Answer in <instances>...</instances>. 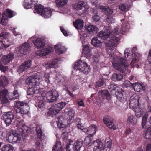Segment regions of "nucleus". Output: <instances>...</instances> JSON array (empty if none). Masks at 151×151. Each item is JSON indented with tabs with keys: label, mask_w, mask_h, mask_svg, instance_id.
<instances>
[{
	"label": "nucleus",
	"mask_w": 151,
	"mask_h": 151,
	"mask_svg": "<svg viewBox=\"0 0 151 151\" xmlns=\"http://www.w3.org/2000/svg\"><path fill=\"white\" fill-rule=\"evenodd\" d=\"M29 44L27 42H25L19 48V52L22 54L26 55L28 52L29 49Z\"/></svg>",
	"instance_id": "obj_13"
},
{
	"label": "nucleus",
	"mask_w": 151,
	"mask_h": 151,
	"mask_svg": "<svg viewBox=\"0 0 151 151\" xmlns=\"http://www.w3.org/2000/svg\"><path fill=\"white\" fill-rule=\"evenodd\" d=\"M103 120L105 124L110 129H113V130L115 129L116 127L114 125L113 122L110 121L108 118H104Z\"/></svg>",
	"instance_id": "obj_26"
},
{
	"label": "nucleus",
	"mask_w": 151,
	"mask_h": 151,
	"mask_svg": "<svg viewBox=\"0 0 151 151\" xmlns=\"http://www.w3.org/2000/svg\"><path fill=\"white\" fill-rule=\"evenodd\" d=\"M13 58V54L10 53L8 55H4L2 58L1 62L4 65H7L10 61H11Z\"/></svg>",
	"instance_id": "obj_11"
},
{
	"label": "nucleus",
	"mask_w": 151,
	"mask_h": 151,
	"mask_svg": "<svg viewBox=\"0 0 151 151\" xmlns=\"http://www.w3.org/2000/svg\"><path fill=\"white\" fill-rule=\"evenodd\" d=\"M74 114L75 112L72 109H70L67 112V115L69 116V119H72L73 118Z\"/></svg>",
	"instance_id": "obj_51"
},
{
	"label": "nucleus",
	"mask_w": 151,
	"mask_h": 151,
	"mask_svg": "<svg viewBox=\"0 0 151 151\" xmlns=\"http://www.w3.org/2000/svg\"><path fill=\"white\" fill-rule=\"evenodd\" d=\"M4 15H6L5 14L3 13L2 15V18L1 20L0 23L3 25L5 26L6 25L7 21V17L5 16Z\"/></svg>",
	"instance_id": "obj_49"
},
{
	"label": "nucleus",
	"mask_w": 151,
	"mask_h": 151,
	"mask_svg": "<svg viewBox=\"0 0 151 151\" xmlns=\"http://www.w3.org/2000/svg\"><path fill=\"white\" fill-rule=\"evenodd\" d=\"M57 126L59 128L61 129V128H64L66 127V126L63 122L59 120L57 122Z\"/></svg>",
	"instance_id": "obj_54"
},
{
	"label": "nucleus",
	"mask_w": 151,
	"mask_h": 151,
	"mask_svg": "<svg viewBox=\"0 0 151 151\" xmlns=\"http://www.w3.org/2000/svg\"><path fill=\"white\" fill-rule=\"evenodd\" d=\"M73 142L72 141H69L68 142L66 145V151H70L71 149L70 148V147H69V145H71V143Z\"/></svg>",
	"instance_id": "obj_64"
},
{
	"label": "nucleus",
	"mask_w": 151,
	"mask_h": 151,
	"mask_svg": "<svg viewBox=\"0 0 151 151\" xmlns=\"http://www.w3.org/2000/svg\"><path fill=\"white\" fill-rule=\"evenodd\" d=\"M134 83H132L129 81H125L124 83L123 86V87H129L130 86H132V85Z\"/></svg>",
	"instance_id": "obj_53"
},
{
	"label": "nucleus",
	"mask_w": 151,
	"mask_h": 151,
	"mask_svg": "<svg viewBox=\"0 0 151 151\" xmlns=\"http://www.w3.org/2000/svg\"><path fill=\"white\" fill-rule=\"evenodd\" d=\"M132 87L135 91L141 92L144 91L145 87L143 83L135 82L133 84Z\"/></svg>",
	"instance_id": "obj_10"
},
{
	"label": "nucleus",
	"mask_w": 151,
	"mask_h": 151,
	"mask_svg": "<svg viewBox=\"0 0 151 151\" xmlns=\"http://www.w3.org/2000/svg\"><path fill=\"white\" fill-rule=\"evenodd\" d=\"M93 142V144L95 146L93 151H101L103 144L101 141L98 140L94 141Z\"/></svg>",
	"instance_id": "obj_21"
},
{
	"label": "nucleus",
	"mask_w": 151,
	"mask_h": 151,
	"mask_svg": "<svg viewBox=\"0 0 151 151\" xmlns=\"http://www.w3.org/2000/svg\"><path fill=\"white\" fill-rule=\"evenodd\" d=\"M111 141L110 140H109V141H107L106 144L105 146L107 148L109 149V151L111 147Z\"/></svg>",
	"instance_id": "obj_58"
},
{
	"label": "nucleus",
	"mask_w": 151,
	"mask_h": 151,
	"mask_svg": "<svg viewBox=\"0 0 151 151\" xmlns=\"http://www.w3.org/2000/svg\"><path fill=\"white\" fill-rule=\"evenodd\" d=\"M74 69L83 72L86 75H87L90 71V66L83 60H77L74 64Z\"/></svg>",
	"instance_id": "obj_3"
},
{
	"label": "nucleus",
	"mask_w": 151,
	"mask_h": 151,
	"mask_svg": "<svg viewBox=\"0 0 151 151\" xmlns=\"http://www.w3.org/2000/svg\"><path fill=\"white\" fill-rule=\"evenodd\" d=\"M99 94H110L107 90H101L99 91Z\"/></svg>",
	"instance_id": "obj_59"
},
{
	"label": "nucleus",
	"mask_w": 151,
	"mask_h": 151,
	"mask_svg": "<svg viewBox=\"0 0 151 151\" xmlns=\"http://www.w3.org/2000/svg\"><path fill=\"white\" fill-rule=\"evenodd\" d=\"M25 82L26 84L29 85V86L35 85L37 84L35 79L32 76L28 77L27 78Z\"/></svg>",
	"instance_id": "obj_28"
},
{
	"label": "nucleus",
	"mask_w": 151,
	"mask_h": 151,
	"mask_svg": "<svg viewBox=\"0 0 151 151\" xmlns=\"http://www.w3.org/2000/svg\"><path fill=\"white\" fill-rule=\"evenodd\" d=\"M58 61L57 58L53 59L52 61L48 63L49 67L50 68H54L56 67Z\"/></svg>",
	"instance_id": "obj_45"
},
{
	"label": "nucleus",
	"mask_w": 151,
	"mask_h": 151,
	"mask_svg": "<svg viewBox=\"0 0 151 151\" xmlns=\"http://www.w3.org/2000/svg\"><path fill=\"white\" fill-rule=\"evenodd\" d=\"M3 37L2 35V33L0 35V48H4V45L3 42Z\"/></svg>",
	"instance_id": "obj_62"
},
{
	"label": "nucleus",
	"mask_w": 151,
	"mask_h": 151,
	"mask_svg": "<svg viewBox=\"0 0 151 151\" xmlns=\"http://www.w3.org/2000/svg\"><path fill=\"white\" fill-rule=\"evenodd\" d=\"M100 9L107 15H111L113 13V9L107 6H100Z\"/></svg>",
	"instance_id": "obj_20"
},
{
	"label": "nucleus",
	"mask_w": 151,
	"mask_h": 151,
	"mask_svg": "<svg viewBox=\"0 0 151 151\" xmlns=\"http://www.w3.org/2000/svg\"><path fill=\"white\" fill-rule=\"evenodd\" d=\"M106 80L103 77L101 76L99 79L96 83L95 87L96 88H98L103 86L105 84V81Z\"/></svg>",
	"instance_id": "obj_31"
},
{
	"label": "nucleus",
	"mask_w": 151,
	"mask_h": 151,
	"mask_svg": "<svg viewBox=\"0 0 151 151\" xmlns=\"http://www.w3.org/2000/svg\"><path fill=\"white\" fill-rule=\"evenodd\" d=\"M4 13L6 15H4L5 16L8 17L10 18H12L14 16V11L9 9H6V12Z\"/></svg>",
	"instance_id": "obj_47"
},
{
	"label": "nucleus",
	"mask_w": 151,
	"mask_h": 151,
	"mask_svg": "<svg viewBox=\"0 0 151 151\" xmlns=\"http://www.w3.org/2000/svg\"><path fill=\"white\" fill-rule=\"evenodd\" d=\"M130 5L124 3H121L119 6V9L123 12H127L130 8Z\"/></svg>",
	"instance_id": "obj_35"
},
{
	"label": "nucleus",
	"mask_w": 151,
	"mask_h": 151,
	"mask_svg": "<svg viewBox=\"0 0 151 151\" xmlns=\"http://www.w3.org/2000/svg\"><path fill=\"white\" fill-rule=\"evenodd\" d=\"M82 147L79 146L76 143H74L73 145V150L74 151H80Z\"/></svg>",
	"instance_id": "obj_57"
},
{
	"label": "nucleus",
	"mask_w": 151,
	"mask_h": 151,
	"mask_svg": "<svg viewBox=\"0 0 151 151\" xmlns=\"http://www.w3.org/2000/svg\"><path fill=\"white\" fill-rule=\"evenodd\" d=\"M129 28V24L128 22L123 23L121 27V30L123 32H127Z\"/></svg>",
	"instance_id": "obj_44"
},
{
	"label": "nucleus",
	"mask_w": 151,
	"mask_h": 151,
	"mask_svg": "<svg viewBox=\"0 0 151 151\" xmlns=\"http://www.w3.org/2000/svg\"><path fill=\"white\" fill-rule=\"evenodd\" d=\"M147 116L144 115L142 118V126L143 129H145L146 128V124L147 122Z\"/></svg>",
	"instance_id": "obj_46"
},
{
	"label": "nucleus",
	"mask_w": 151,
	"mask_h": 151,
	"mask_svg": "<svg viewBox=\"0 0 151 151\" xmlns=\"http://www.w3.org/2000/svg\"><path fill=\"white\" fill-rule=\"evenodd\" d=\"M36 97L37 99V100H40V101L35 106L36 107H38L40 109L43 108L44 107V101H43L42 100L43 99V98L45 97V96H42V95H41V96H37Z\"/></svg>",
	"instance_id": "obj_32"
},
{
	"label": "nucleus",
	"mask_w": 151,
	"mask_h": 151,
	"mask_svg": "<svg viewBox=\"0 0 151 151\" xmlns=\"http://www.w3.org/2000/svg\"><path fill=\"white\" fill-rule=\"evenodd\" d=\"M18 134L15 131H11L9 134L7 140L10 143L15 142L20 140L21 138L18 136Z\"/></svg>",
	"instance_id": "obj_8"
},
{
	"label": "nucleus",
	"mask_w": 151,
	"mask_h": 151,
	"mask_svg": "<svg viewBox=\"0 0 151 151\" xmlns=\"http://www.w3.org/2000/svg\"><path fill=\"white\" fill-rule=\"evenodd\" d=\"M137 120L133 116H130L128 117L127 121V124L129 125H135L136 124Z\"/></svg>",
	"instance_id": "obj_30"
},
{
	"label": "nucleus",
	"mask_w": 151,
	"mask_h": 151,
	"mask_svg": "<svg viewBox=\"0 0 151 151\" xmlns=\"http://www.w3.org/2000/svg\"><path fill=\"white\" fill-rule=\"evenodd\" d=\"M17 104L14 108V110L16 113L22 114H26L29 111V107L28 104L24 101H16Z\"/></svg>",
	"instance_id": "obj_4"
},
{
	"label": "nucleus",
	"mask_w": 151,
	"mask_h": 151,
	"mask_svg": "<svg viewBox=\"0 0 151 151\" xmlns=\"http://www.w3.org/2000/svg\"><path fill=\"white\" fill-rule=\"evenodd\" d=\"M32 0H24L23 6L26 9H31L34 7L35 10L39 14L45 18H48L50 17L52 11L50 8H44L41 5H38L37 3H33Z\"/></svg>",
	"instance_id": "obj_2"
},
{
	"label": "nucleus",
	"mask_w": 151,
	"mask_h": 151,
	"mask_svg": "<svg viewBox=\"0 0 151 151\" xmlns=\"http://www.w3.org/2000/svg\"><path fill=\"white\" fill-rule=\"evenodd\" d=\"M29 88L27 91V94H34L35 91H37L40 88L39 86L37 85L29 86Z\"/></svg>",
	"instance_id": "obj_24"
},
{
	"label": "nucleus",
	"mask_w": 151,
	"mask_h": 151,
	"mask_svg": "<svg viewBox=\"0 0 151 151\" xmlns=\"http://www.w3.org/2000/svg\"><path fill=\"white\" fill-rule=\"evenodd\" d=\"M8 69V67L7 66H4L2 64L0 63V70L4 72L6 71Z\"/></svg>",
	"instance_id": "obj_55"
},
{
	"label": "nucleus",
	"mask_w": 151,
	"mask_h": 151,
	"mask_svg": "<svg viewBox=\"0 0 151 151\" xmlns=\"http://www.w3.org/2000/svg\"><path fill=\"white\" fill-rule=\"evenodd\" d=\"M82 53L83 54L85 55V56L86 58H91V54L88 46L87 45H83Z\"/></svg>",
	"instance_id": "obj_19"
},
{
	"label": "nucleus",
	"mask_w": 151,
	"mask_h": 151,
	"mask_svg": "<svg viewBox=\"0 0 151 151\" xmlns=\"http://www.w3.org/2000/svg\"><path fill=\"white\" fill-rule=\"evenodd\" d=\"M67 104L65 102H62L55 104L54 105L55 107L57 108V111L59 112Z\"/></svg>",
	"instance_id": "obj_38"
},
{
	"label": "nucleus",
	"mask_w": 151,
	"mask_h": 151,
	"mask_svg": "<svg viewBox=\"0 0 151 151\" xmlns=\"http://www.w3.org/2000/svg\"><path fill=\"white\" fill-rule=\"evenodd\" d=\"M28 129L27 126L24 125L19 129V133L22 136L21 139L24 141H25L27 138V131Z\"/></svg>",
	"instance_id": "obj_9"
},
{
	"label": "nucleus",
	"mask_w": 151,
	"mask_h": 151,
	"mask_svg": "<svg viewBox=\"0 0 151 151\" xmlns=\"http://www.w3.org/2000/svg\"><path fill=\"white\" fill-rule=\"evenodd\" d=\"M137 48L136 47H134L132 50L129 49H126L125 50L124 52V56L126 58H128L129 59H132V61H136V52Z\"/></svg>",
	"instance_id": "obj_5"
},
{
	"label": "nucleus",
	"mask_w": 151,
	"mask_h": 151,
	"mask_svg": "<svg viewBox=\"0 0 151 151\" xmlns=\"http://www.w3.org/2000/svg\"><path fill=\"white\" fill-rule=\"evenodd\" d=\"M11 95H9V98L10 100H15L16 99H18L19 96V95H12V96H10Z\"/></svg>",
	"instance_id": "obj_60"
},
{
	"label": "nucleus",
	"mask_w": 151,
	"mask_h": 151,
	"mask_svg": "<svg viewBox=\"0 0 151 151\" xmlns=\"http://www.w3.org/2000/svg\"><path fill=\"white\" fill-rule=\"evenodd\" d=\"M93 19L95 22H97L100 19V17L97 13L93 12L92 16Z\"/></svg>",
	"instance_id": "obj_52"
},
{
	"label": "nucleus",
	"mask_w": 151,
	"mask_h": 151,
	"mask_svg": "<svg viewBox=\"0 0 151 151\" xmlns=\"http://www.w3.org/2000/svg\"><path fill=\"white\" fill-rule=\"evenodd\" d=\"M76 144L79 145L80 147H83V144H84V141L81 139H79L75 143Z\"/></svg>",
	"instance_id": "obj_56"
},
{
	"label": "nucleus",
	"mask_w": 151,
	"mask_h": 151,
	"mask_svg": "<svg viewBox=\"0 0 151 151\" xmlns=\"http://www.w3.org/2000/svg\"><path fill=\"white\" fill-rule=\"evenodd\" d=\"M58 95H47L46 99L47 101L50 103L56 101L58 98Z\"/></svg>",
	"instance_id": "obj_34"
},
{
	"label": "nucleus",
	"mask_w": 151,
	"mask_h": 151,
	"mask_svg": "<svg viewBox=\"0 0 151 151\" xmlns=\"http://www.w3.org/2000/svg\"><path fill=\"white\" fill-rule=\"evenodd\" d=\"M106 32L107 33L100 31L98 33V36L104 40H107L105 42V50L109 55L108 57H110L111 59H112L113 65L115 70L122 73H127L128 68V63L125 59L118 57L117 62L114 63L115 58L113 54V50L119 43L118 42L120 39L119 35L117 32H114L110 38L111 32L110 31L109 29H107Z\"/></svg>",
	"instance_id": "obj_1"
},
{
	"label": "nucleus",
	"mask_w": 151,
	"mask_h": 151,
	"mask_svg": "<svg viewBox=\"0 0 151 151\" xmlns=\"http://www.w3.org/2000/svg\"><path fill=\"white\" fill-rule=\"evenodd\" d=\"M117 99L121 102H124L127 99L126 95H116Z\"/></svg>",
	"instance_id": "obj_48"
},
{
	"label": "nucleus",
	"mask_w": 151,
	"mask_h": 151,
	"mask_svg": "<svg viewBox=\"0 0 151 151\" xmlns=\"http://www.w3.org/2000/svg\"><path fill=\"white\" fill-rule=\"evenodd\" d=\"M60 146V143L58 142L56 143L53 147L52 151H55V150L58 147V148L57 150V151H63L65 147H63L62 146Z\"/></svg>",
	"instance_id": "obj_42"
},
{
	"label": "nucleus",
	"mask_w": 151,
	"mask_h": 151,
	"mask_svg": "<svg viewBox=\"0 0 151 151\" xmlns=\"http://www.w3.org/2000/svg\"><path fill=\"white\" fill-rule=\"evenodd\" d=\"M59 112V111H57V108L54 106L49 109L48 111L46 114L45 116L47 118L50 117H53Z\"/></svg>",
	"instance_id": "obj_16"
},
{
	"label": "nucleus",
	"mask_w": 151,
	"mask_h": 151,
	"mask_svg": "<svg viewBox=\"0 0 151 151\" xmlns=\"http://www.w3.org/2000/svg\"><path fill=\"white\" fill-rule=\"evenodd\" d=\"M56 52L58 54H61L66 50L65 48L60 44H58L54 46Z\"/></svg>",
	"instance_id": "obj_22"
},
{
	"label": "nucleus",
	"mask_w": 151,
	"mask_h": 151,
	"mask_svg": "<svg viewBox=\"0 0 151 151\" xmlns=\"http://www.w3.org/2000/svg\"><path fill=\"white\" fill-rule=\"evenodd\" d=\"M1 33L3 37L2 40L4 44V47L6 48L10 46L11 42L7 38V35L4 34V33Z\"/></svg>",
	"instance_id": "obj_27"
},
{
	"label": "nucleus",
	"mask_w": 151,
	"mask_h": 151,
	"mask_svg": "<svg viewBox=\"0 0 151 151\" xmlns=\"http://www.w3.org/2000/svg\"><path fill=\"white\" fill-rule=\"evenodd\" d=\"M93 62L95 63H97L99 62V59L97 56H93L92 58Z\"/></svg>",
	"instance_id": "obj_63"
},
{
	"label": "nucleus",
	"mask_w": 151,
	"mask_h": 151,
	"mask_svg": "<svg viewBox=\"0 0 151 151\" xmlns=\"http://www.w3.org/2000/svg\"><path fill=\"white\" fill-rule=\"evenodd\" d=\"M85 6V3L83 1L79 2L73 5V7L77 10H81L82 9V7H84Z\"/></svg>",
	"instance_id": "obj_33"
},
{
	"label": "nucleus",
	"mask_w": 151,
	"mask_h": 151,
	"mask_svg": "<svg viewBox=\"0 0 151 151\" xmlns=\"http://www.w3.org/2000/svg\"><path fill=\"white\" fill-rule=\"evenodd\" d=\"M36 131L37 135L39 138L42 140H44L45 139L46 137L44 134H43V132L40 126H37L36 127Z\"/></svg>",
	"instance_id": "obj_25"
},
{
	"label": "nucleus",
	"mask_w": 151,
	"mask_h": 151,
	"mask_svg": "<svg viewBox=\"0 0 151 151\" xmlns=\"http://www.w3.org/2000/svg\"><path fill=\"white\" fill-rule=\"evenodd\" d=\"M2 118L6 126H9L11 124L14 119V115L12 112H9L3 115Z\"/></svg>",
	"instance_id": "obj_7"
},
{
	"label": "nucleus",
	"mask_w": 151,
	"mask_h": 151,
	"mask_svg": "<svg viewBox=\"0 0 151 151\" xmlns=\"http://www.w3.org/2000/svg\"><path fill=\"white\" fill-rule=\"evenodd\" d=\"M53 50L52 48H47L38 51L37 52V54L38 56H44L51 52Z\"/></svg>",
	"instance_id": "obj_15"
},
{
	"label": "nucleus",
	"mask_w": 151,
	"mask_h": 151,
	"mask_svg": "<svg viewBox=\"0 0 151 151\" xmlns=\"http://www.w3.org/2000/svg\"><path fill=\"white\" fill-rule=\"evenodd\" d=\"M85 27L86 29L90 32H94L96 31L97 29V27L93 25H85Z\"/></svg>",
	"instance_id": "obj_39"
},
{
	"label": "nucleus",
	"mask_w": 151,
	"mask_h": 151,
	"mask_svg": "<svg viewBox=\"0 0 151 151\" xmlns=\"http://www.w3.org/2000/svg\"><path fill=\"white\" fill-rule=\"evenodd\" d=\"M135 115L137 118H139L142 116L143 114L142 112L141 111L137 112L136 111H135Z\"/></svg>",
	"instance_id": "obj_61"
},
{
	"label": "nucleus",
	"mask_w": 151,
	"mask_h": 151,
	"mask_svg": "<svg viewBox=\"0 0 151 151\" xmlns=\"http://www.w3.org/2000/svg\"><path fill=\"white\" fill-rule=\"evenodd\" d=\"M93 137L91 135H89L86 137L84 140V144L86 145H88L90 144L92 140Z\"/></svg>",
	"instance_id": "obj_43"
},
{
	"label": "nucleus",
	"mask_w": 151,
	"mask_h": 151,
	"mask_svg": "<svg viewBox=\"0 0 151 151\" xmlns=\"http://www.w3.org/2000/svg\"><path fill=\"white\" fill-rule=\"evenodd\" d=\"M33 42L35 47L37 49L43 48L45 45V43L40 38H37L33 40Z\"/></svg>",
	"instance_id": "obj_14"
},
{
	"label": "nucleus",
	"mask_w": 151,
	"mask_h": 151,
	"mask_svg": "<svg viewBox=\"0 0 151 151\" xmlns=\"http://www.w3.org/2000/svg\"><path fill=\"white\" fill-rule=\"evenodd\" d=\"M13 147L11 145L6 144L2 147L1 151H13Z\"/></svg>",
	"instance_id": "obj_41"
},
{
	"label": "nucleus",
	"mask_w": 151,
	"mask_h": 151,
	"mask_svg": "<svg viewBox=\"0 0 151 151\" xmlns=\"http://www.w3.org/2000/svg\"><path fill=\"white\" fill-rule=\"evenodd\" d=\"M9 83L7 78L5 76H1L0 77V89L4 88Z\"/></svg>",
	"instance_id": "obj_18"
},
{
	"label": "nucleus",
	"mask_w": 151,
	"mask_h": 151,
	"mask_svg": "<svg viewBox=\"0 0 151 151\" xmlns=\"http://www.w3.org/2000/svg\"><path fill=\"white\" fill-rule=\"evenodd\" d=\"M96 126L95 125H93L91 127L89 128V132H90V133H91V135H94L96 132Z\"/></svg>",
	"instance_id": "obj_50"
},
{
	"label": "nucleus",
	"mask_w": 151,
	"mask_h": 151,
	"mask_svg": "<svg viewBox=\"0 0 151 151\" xmlns=\"http://www.w3.org/2000/svg\"><path fill=\"white\" fill-rule=\"evenodd\" d=\"M31 60H30L25 61L18 68V71L19 72H22L26 69L29 68L31 66Z\"/></svg>",
	"instance_id": "obj_12"
},
{
	"label": "nucleus",
	"mask_w": 151,
	"mask_h": 151,
	"mask_svg": "<svg viewBox=\"0 0 151 151\" xmlns=\"http://www.w3.org/2000/svg\"><path fill=\"white\" fill-rule=\"evenodd\" d=\"M114 84H111L108 86V88L110 91H114L115 92V94L116 93L123 94L124 91L122 89L119 87L114 88Z\"/></svg>",
	"instance_id": "obj_17"
},
{
	"label": "nucleus",
	"mask_w": 151,
	"mask_h": 151,
	"mask_svg": "<svg viewBox=\"0 0 151 151\" xmlns=\"http://www.w3.org/2000/svg\"><path fill=\"white\" fill-rule=\"evenodd\" d=\"M139 100V95H132L130 98L129 106L132 109H135V108L138 106Z\"/></svg>",
	"instance_id": "obj_6"
},
{
	"label": "nucleus",
	"mask_w": 151,
	"mask_h": 151,
	"mask_svg": "<svg viewBox=\"0 0 151 151\" xmlns=\"http://www.w3.org/2000/svg\"><path fill=\"white\" fill-rule=\"evenodd\" d=\"M123 78L122 74L118 73H114L112 77V80L114 81H117L122 80Z\"/></svg>",
	"instance_id": "obj_29"
},
{
	"label": "nucleus",
	"mask_w": 151,
	"mask_h": 151,
	"mask_svg": "<svg viewBox=\"0 0 151 151\" xmlns=\"http://www.w3.org/2000/svg\"><path fill=\"white\" fill-rule=\"evenodd\" d=\"M91 44L94 46L99 47L101 45V43L97 37L92 38L91 40Z\"/></svg>",
	"instance_id": "obj_36"
},
{
	"label": "nucleus",
	"mask_w": 151,
	"mask_h": 151,
	"mask_svg": "<svg viewBox=\"0 0 151 151\" xmlns=\"http://www.w3.org/2000/svg\"><path fill=\"white\" fill-rule=\"evenodd\" d=\"M146 130L145 132V137L147 139H151V126L146 128Z\"/></svg>",
	"instance_id": "obj_40"
},
{
	"label": "nucleus",
	"mask_w": 151,
	"mask_h": 151,
	"mask_svg": "<svg viewBox=\"0 0 151 151\" xmlns=\"http://www.w3.org/2000/svg\"><path fill=\"white\" fill-rule=\"evenodd\" d=\"M68 0H56L55 1L56 5L58 7H63L67 3Z\"/></svg>",
	"instance_id": "obj_37"
},
{
	"label": "nucleus",
	"mask_w": 151,
	"mask_h": 151,
	"mask_svg": "<svg viewBox=\"0 0 151 151\" xmlns=\"http://www.w3.org/2000/svg\"><path fill=\"white\" fill-rule=\"evenodd\" d=\"M73 24L77 29L81 30L83 27L84 22L82 20L79 19L76 20L75 22H73Z\"/></svg>",
	"instance_id": "obj_23"
}]
</instances>
